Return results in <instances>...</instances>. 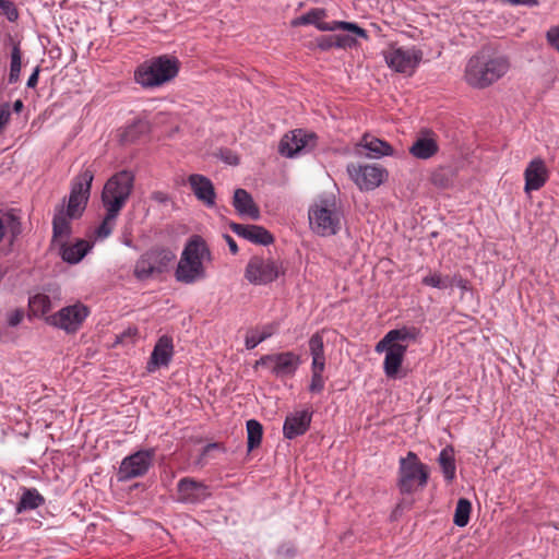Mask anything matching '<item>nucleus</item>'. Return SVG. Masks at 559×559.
Returning <instances> with one entry per match:
<instances>
[{"instance_id": "6e6d98bb", "label": "nucleus", "mask_w": 559, "mask_h": 559, "mask_svg": "<svg viewBox=\"0 0 559 559\" xmlns=\"http://www.w3.org/2000/svg\"><path fill=\"white\" fill-rule=\"evenodd\" d=\"M15 478L11 475H7L0 472V487L7 489L8 487H15Z\"/></svg>"}, {"instance_id": "b1692460", "label": "nucleus", "mask_w": 559, "mask_h": 559, "mask_svg": "<svg viewBox=\"0 0 559 559\" xmlns=\"http://www.w3.org/2000/svg\"><path fill=\"white\" fill-rule=\"evenodd\" d=\"M92 249V245L84 240L79 239L75 243H62L60 246L61 259L69 264L79 263Z\"/></svg>"}, {"instance_id": "f257e3e1", "label": "nucleus", "mask_w": 559, "mask_h": 559, "mask_svg": "<svg viewBox=\"0 0 559 559\" xmlns=\"http://www.w3.org/2000/svg\"><path fill=\"white\" fill-rule=\"evenodd\" d=\"M509 70L508 57L479 51L467 60L463 78L471 87L484 90L502 79Z\"/></svg>"}, {"instance_id": "c756f323", "label": "nucleus", "mask_w": 559, "mask_h": 559, "mask_svg": "<svg viewBox=\"0 0 559 559\" xmlns=\"http://www.w3.org/2000/svg\"><path fill=\"white\" fill-rule=\"evenodd\" d=\"M309 350L312 357L311 366L325 365L324 342L322 334L319 332L310 337Z\"/></svg>"}, {"instance_id": "bf43d9fd", "label": "nucleus", "mask_w": 559, "mask_h": 559, "mask_svg": "<svg viewBox=\"0 0 559 559\" xmlns=\"http://www.w3.org/2000/svg\"><path fill=\"white\" fill-rule=\"evenodd\" d=\"M224 239L227 242L230 252L233 254L238 253V246H237L235 239L231 236L227 235V234L224 235Z\"/></svg>"}, {"instance_id": "79ce46f5", "label": "nucleus", "mask_w": 559, "mask_h": 559, "mask_svg": "<svg viewBox=\"0 0 559 559\" xmlns=\"http://www.w3.org/2000/svg\"><path fill=\"white\" fill-rule=\"evenodd\" d=\"M297 552V547L292 542L282 543L276 549V556L280 559H294Z\"/></svg>"}, {"instance_id": "a19ab883", "label": "nucleus", "mask_w": 559, "mask_h": 559, "mask_svg": "<svg viewBox=\"0 0 559 559\" xmlns=\"http://www.w3.org/2000/svg\"><path fill=\"white\" fill-rule=\"evenodd\" d=\"M204 491H171L170 499L181 503H197L205 499Z\"/></svg>"}, {"instance_id": "20e7f679", "label": "nucleus", "mask_w": 559, "mask_h": 559, "mask_svg": "<svg viewBox=\"0 0 559 559\" xmlns=\"http://www.w3.org/2000/svg\"><path fill=\"white\" fill-rule=\"evenodd\" d=\"M308 217L312 231L319 236H333L341 229L342 212L333 197L321 198L311 205Z\"/></svg>"}, {"instance_id": "c9c22d12", "label": "nucleus", "mask_w": 559, "mask_h": 559, "mask_svg": "<svg viewBox=\"0 0 559 559\" xmlns=\"http://www.w3.org/2000/svg\"><path fill=\"white\" fill-rule=\"evenodd\" d=\"M472 512V502L468 499L460 498L453 515V523L459 527H464L469 522Z\"/></svg>"}, {"instance_id": "69168bd1", "label": "nucleus", "mask_w": 559, "mask_h": 559, "mask_svg": "<svg viewBox=\"0 0 559 559\" xmlns=\"http://www.w3.org/2000/svg\"><path fill=\"white\" fill-rule=\"evenodd\" d=\"M4 236V224L3 221L0 218V241L2 240Z\"/></svg>"}, {"instance_id": "09e8293b", "label": "nucleus", "mask_w": 559, "mask_h": 559, "mask_svg": "<svg viewBox=\"0 0 559 559\" xmlns=\"http://www.w3.org/2000/svg\"><path fill=\"white\" fill-rule=\"evenodd\" d=\"M9 229L13 238L22 233L20 218L14 214L9 215Z\"/></svg>"}, {"instance_id": "603ef678", "label": "nucleus", "mask_w": 559, "mask_h": 559, "mask_svg": "<svg viewBox=\"0 0 559 559\" xmlns=\"http://www.w3.org/2000/svg\"><path fill=\"white\" fill-rule=\"evenodd\" d=\"M388 337H389V332L383 336V338H382V340H380V341L377 343V345H376V347H374V350H376L377 353L385 352V354H388L389 348H391V346L395 345V344L393 343V340H391V338H390V340H388Z\"/></svg>"}, {"instance_id": "c03bdc74", "label": "nucleus", "mask_w": 559, "mask_h": 559, "mask_svg": "<svg viewBox=\"0 0 559 559\" xmlns=\"http://www.w3.org/2000/svg\"><path fill=\"white\" fill-rule=\"evenodd\" d=\"M336 48L350 49L357 45L356 38L350 35L338 34L335 35Z\"/></svg>"}, {"instance_id": "423d86ee", "label": "nucleus", "mask_w": 559, "mask_h": 559, "mask_svg": "<svg viewBox=\"0 0 559 559\" xmlns=\"http://www.w3.org/2000/svg\"><path fill=\"white\" fill-rule=\"evenodd\" d=\"M134 185V175L129 170H121L112 175L104 186L102 202L104 207L121 211L126 205Z\"/></svg>"}, {"instance_id": "7c9ffc66", "label": "nucleus", "mask_w": 559, "mask_h": 559, "mask_svg": "<svg viewBox=\"0 0 559 559\" xmlns=\"http://www.w3.org/2000/svg\"><path fill=\"white\" fill-rule=\"evenodd\" d=\"M105 209H106V215L103 218L99 226L95 230L96 237L99 239H105L109 235H111V233L116 226L117 217L120 213V211H112L111 207H105Z\"/></svg>"}, {"instance_id": "774afa93", "label": "nucleus", "mask_w": 559, "mask_h": 559, "mask_svg": "<svg viewBox=\"0 0 559 559\" xmlns=\"http://www.w3.org/2000/svg\"><path fill=\"white\" fill-rule=\"evenodd\" d=\"M138 487V485H133L132 487H130V489H135Z\"/></svg>"}, {"instance_id": "473e14b6", "label": "nucleus", "mask_w": 559, "mask_h": 559, "mask_svg": "<svg viewBox=\"0 0 559 559\" xmlns=\"http://www.w3.org/2000/svg\"><path fill=\"white\" fill-rule=\"evenodd\" d=\"M247 427V445L248 450L252 451L261 444L263 436V427L257 419H249L246 424Z\"/></svg>"}, {"instance_id": "aec40b11", "label": "nucleus", "mask_w": 559, "mask_h": 559, "mask_svg": "<svg viewBox=\"0 0 559 559\" xmlns=\"http://www.w3.org/2000/svg\"><path fill=\"white\" fill-rule=\"evenodd\" d=\"M407 350V345L399 344L389 348L383 361V371L388 379H402L406 372L402 371V364Z\"/></svg>"}, {"instance_id": "2eb2a0df", "label": "nucleus", "mask_w": 559, "mask_h": 559, "mask_svg": "<svg viewBox=\"0 0 559 559\" xmlns=\"http://www.w3.org/2000/svg\"><path fill=\"white\" fill-rule=\"evenodd\" d=\"M347 173L357 187L366 191L379 187L386 176V170L379 165L349 164Z\"/></svg>"}, {"instance_id": "4be33fe9", "label": "nucleus", "mask_w": 559, "mask_h": 559, "mask_svg": "<svg viewBox=\"0 0 559 559\" xmlns=\"http://www.w3.org/2000/svg\"><path fill=\"white\" fill-rule=\"evenodd\" d=\"M188 182L198 200L202 201L207 206H213L215 204V189L207 177L193 174L189 176Z\"/></svg>"}, {"instance_id": "f3484780", "label": "nucleus", "mask_w": 559, "mask_h": 559, "mask_svg": "<svg viewBox=\"0 0 559 559\" xmlns=\"http://www.w3.org/2000/svg\"><path fill=\"white\" fill-rule=\"evenodd\" d=\"M311 420L312 412L309 409L288 414L283 425L284 438L292 440L305 435L310 427Z\"/></svg>"}, {"instance_id": "8fccbe9b", "label": "nucleus", "mask_w": 559, "mask_h": 559, "mask_svg": "<svg viewBox=\"0 0 559 559\" xmlns=\"http://www.w3.org/2000/svg\"><path fill=\"white\" fill-rule=\"evenodd\" d=\"M11 117L10 111V105L8 103H4L0 105V133L2 132L3 128L7 126Z\"/></svg>"}, {"instance_id": "72a5a7b5", "label": "nucleus", "mask_w": 559, "mask_h": 559, "mask_svg": "<svg viewBox=\"0 0 559 559\" xmlns=\"http://www.w3.org/2000/svg\"><path fill=\"white\" fill-rule=\"evenodd\" d=\"M420 336V330L415 326H403L389 331L388 340H393L394 344H402L403 342L416 341Z\"/></svg>"}, {"instance_id": "f704fd0d", "label": "nucleus", "mask_w": 559, "mask_h": 559, "mask_svg": "<svg viewBox=\"0 0 559 559\" xmlns=\"http://www.w3.org/2000/svg\"><path fill=\"white\" fill-rule=\"evenodd\" d=\"M29 311L35 317H41L51 310L50 297L45 294H36L28 300Z\"/></svg>"}, {"instance_id": "dca6fc26", "label": "nucleus", "mask_w": 559, "mask_h": 559, "mask_svg": "<svg viewBox=\"0 0 559 559\" xmlns=\"http://www.w3.org/2000/svg\"><path fill=\"white\" fill-rule=\"evenodd\" d=\"M174 356L173 338L168 335L160 336L151 354L146 365L148 372H154L160 367H168Z\"/></svg>"}, {"instance_id": "a211bd4d", "label": "nucleus", "mask_w": 559, "mask_h": 559, "mask_svg": "<svg viewBox=\"0 0 559 559\" xmlns=\"http://www.w3.org/2000/svg\"><path fill=\"white\" fill-rule=\"evenodd\" d=\"M229 228L238 237H241L254 245L269 246L274 242L273 235L260 225H242L230 222Z\"/></svg>"}, {"instance_id": "3c124183", "label": "nucleus", "mask_w": 559, "mask_h": 559, "mask_svg": "<svg viewBox=\"0 0 559 559\" xmlns=\"http://www.w3.org/2000/svg\"><path fill=\"white\" fill-rule=\"evenodd\" d=\"M308 19L310 20L309 23L317 26L319 21L326 16V12L324 9H311L307 12Z\"/></svg>"}, {"instance_id": "37998d69", "label": "nucleus", "mask_w": 559, "mask_h": 559, "mask_svg": "<svg viewBox=\"0 0 559 559\" xmlns=\"http://www.w3.org/2000/svg\"><path fill=\"white\" fill-rule=\"evenodd\" d=\"M0 10L3 15L10 21L15 22L19 19V11L15 4L10 0H0Z\"/></svg>"}, {"instance_id": "4c0bfd02", "label": "nucleus", "mask_w": 559, "mask_h": 559, "mask_svg": "<svg viewBox=\"0 0 559 559\" xmlns=\"http://www.w3.org/2000/svg\"><path fill=\"white\" fill-rule=\"evenodd\" d=\"M421 284L428 287H433L438 289H447L451 287L450 276L441 275L438 272L429 273L421 278Z\"/></svg>"}, {"instance_id": "e2e57ef3", "label": "nucleus", "mask_w": 559, "mask_h": 559, "mask_svg": "<svg viewBox=\"0 0 559 559\" xmlns=\"http://www.w3.org/2000/svg\"><path fill=\"white\" fill-rule=\"evenodd\" d=\"M23 107H24V104L21 99H16L13 103V110L17 114L22 111Z\"/></svg>"}, {"instance_id": "f8f14e48", "label": "nucleus", "mask_w": 559, "mask_h": 559, "mask_svg": "<svg viewBox=\"0 0 559 559\" xmlns=\"http://www.w3.org/2000/svg\"><path fill=\"white\" fill-rule=\"evenodd\" d=\"M386 64L395 72L412 75L423 59V51L416 47H392L384 53Z\"/></svg>"}, {"instance_id": "9b49d317", "label": "nucleus", "mask_w": 559, "mask_h": 559, "mask_svg": "<svg viewBox=\"0 0 559 559\" xmlns=\"http://www.w3.org/2000/svg\"><path fill=\"white\" fill-rule=\"evenodd\" d=\"M318 144V136L313 132L296 129L284 135L280 142L281 155L294 158L298 155L311 152Z\"/></svg>"}, {"instance_id": "0e129e2a", "label": "nucleus", "mask_w": 559, "mask_h": 559, "mask_svg": "<svg viewBox=\"0 0 559 559\" xmlns=\"http://www.w3.org/2000/svg\"><path fill=\"white\" fill-rule=\"evenodd\" d=\"M432 181L435 185H439V186L444 185L442 178H440V174H438V173L433 174Z\"/></svg>"}, {"instance_id": "c85d7f7f", "label": "nucleus", "mask_w": 559, "mask_h": 559, "mask_svg": "<svg viewBox=\"0 0 559 559\" xmlns=\"http://www.w3.org/2000/svg\"><path fill=\"white\" fill-rule=\"evenodd\" d=\"M277 323L264 325L261 331H251L246 335L245 345L247 349H253L260 343L271 337L277 331Z\"/></svg>"}, {"instance_id": "680f3d73", "label": "nucleus", "mask_w": 559, "mask_h": 559, "mask_svg": "<svg viewBox=\"0 0 559 559\" xmlns=\"http://www.w3.org/2000/svg\"><path fill=\"white\" fill-rule=\"evenodd\" d=\"M225 160L230 165H238L239 163L238 157L233 155L230 152H228V155L225 157Z\"/></svg>"}, {"instance_id": "052dcab7", "label": "nucleus", "mask_w": 559, "mask_h": 559, "mask_svg": "<svg viewBox=\"0 0 559 559\" xmlns=\"http://www.w3.org/2000/svg\"><path fill=\"white\" fill-rule=\"evenodd\" d=\"M309 21L310 20L308 19V14L305 13L294 22V25H308L310 24Z\"/></svg>"}, {"instance_id": "0eeeda50", "label": "nucleus", "mask_w": 559, "mask_h": 559, "mask_svg": "<svg viewBox=\"0 0 559 559\" xmlns=\"http://www.w3.org/2000/svg\"><path fill=\"white\" fill-rule=\"evenodd\" d=\"M94 170L85 168L81 170L71 181L70 194L68 198L67 211L70 218H80L90 200Z\"/></svg>"}, {"instance_id": "13d9d810", "label": "nucleus", "mask_w": 559, "mask_h": 559, "mask_svg": "<svg viewBox=\"0 0 559 559\" xmlns=\"http://www.w3.org/2000/svg\"><path fill=\"white\" fill-rule=\"evenodd\" d=\"M39 72H40V67L37 66L33 73L31 74V76L28 78L27 80V83H26V86L28 88H35L37 83H38V76H39Z\"/></svg>"}, {"instance_id": "6ab92c4d", "label": "nucleus", "mask_w": 559, "mask_h": 559, "mask_svg": "<svg viewBox=\"0 0 559 559\" xmlns=\"http://www.w3.org/2000/svg\"><path fill=\"white\" fill-rule=\"evenodd\" d=\"M549 178L545 162L537 157L532 159L524 170L525 192L537 191L542 189Z\"/></svg>"}, {"instance_id": "49530a36", "label": "nucleus", "mask_w": 559, "mask_h": 559, "mask_svg": "<svg viewBox=\"0 0 559 559\" xmlns=\"http://www.w3.org/2000/svg\"><path fill=\"white\" fill-rule=\"evenodd\" d=\"M548 44L559 52V25L550 27L546 33Z\"/></svg>"}, {"instance_id": "6e6552de", "label": "nucleus", "mask_w": 559, "mask_h": 559, "mask_svg": "<svg viewBox=\"0 0 559 559\" xmlns=\"http://www.w3.org/2000/svg\"><path fill=\"white\" fill-rule=\"evenodd\" d=\"M430 467L418 455L408 451L399 462V481L402 489L424 488L428 485Z\"/></svg>"}, {"instance_id": "bb28decb", "label": "nucleus", "mask_w": 559, "mask_h": 559, "mask_svg": "<svg viewBox=\"0 0 559 559\" xmlns=\"http://www.w3.org/2000/svg\"><path fill=\"white\" fill-rule=\"evenodd\" d=\"M67 211H64V204H59L55 209L52 218V239L69 237L71 234V224Z\"/></svg>"}, {"instance_id": "412c9836", "label": "nucleus", "mask_w": 559, "mask_h": 559, "mask_svg": "<svg viewBox=\"0 0 559 559\" xmlns=\"http://www.w3.org/2000/svg\"><path fill=\"white\" fill-rule=\"evenodd\" d=\"M409 154L417 159H429L435 156L439 151V144L437 142V136L431 131H425L409 147Z\"/></svg>"}, {"instance_id": "cd10ccee", "label": "nucleus", "mask_w": 559, "mask_h": 559, "mask_svg": "<svg viewBox=\"0 0 559 559\" xmlns=\"http://www.w3.org/2000/svg\"><path fill=\"white\" fill-rule=\"evenodd\" d=\"M316 27L322 32H334L337 29L347 31L349 33H353V34L366 39V40L369 39V35L366 32V29H364L362 27H360L358 24H356L354 22H346V21L322 22V21H319V23L317 24Z\"/></svg>"}, {"instance_id": "58836bf2", "label": "nucleus", "mask_w": 559, "mask_h": 559, "mask_svg": "<svg viewBox=\"0 0 559 559\" xmlns=\"http://www.w3.org/2000/svg\"><path fill=\"white\" fill-rule=\"evenodd\" d=\"M324 369L325 365L311 366V381L309 384V391L311 393H321L324 390Z\"/></svg>"}, {"instance_id": "5fc2aeb1", "label": "nucleus", "mask_w": 559, "mask_h": 559, "mask_svg": "<svg viewBox=\"0 0 559 559\" xmlns=\"http://www.w3.org/2000/svg\"><path fill=\"white\" fill-rule=\"evenodd\" d=\"M212 451H225V449L222 443H218V442L209 443L202 450L201 460L206 459L211 454Z\"/></svg>"}, {"instance_id": "7ed1b4c3", "label": "nucleus", "mask_w": 559, "mask_h": 559, "mask_svg": "<svg viewBox=\"0 0 559 559\" xmlns=\"http://www.w3.org/2000/svg\"><path fill=\"white\" fill-rule=\"evenodd\" d=\"M179 66L176 57L163 55L141 64L135 71V80L143 87L160 86L178 74Z\"/></svg>"}, {"instance_id": "338daca9", "label": "nucleus", "mask_w": 559, "mask_h": 559, "mask_svg": "<svg viewBox=\"0 0 559 559\" xmlns=\"http://www.w3.org/2000/svg\"><path fill=\"white\" fill-rule=\"evenodd\" d=\"M124 245H127L128 247H132V241L130 239H128L124 241Z\"/></svg>"}, {"instance_id": "1a4fd4ad", "label": "nucleus", "mask_w": 559, "mask_h": 559, "mask_svg": "<svg viewBox=\"0 0 559 559\" xmlns=\"http://www.w3.org/2000/svg\"><path fill=\"white\" fill-rule=\"evenodd\" d=\"M300 364V356L288 350L263 355L255 361L253 368H266L274 377L285 379L294 377Z\"/></svg>"}, {"instance_id": "a18cd8bd", "label": "nucleus", "mask_w": 559, "mask_h": 559, "mask_svg": "<svg viewBox=\"0 0 559 559\" xmlns=\"http://www.w3.org/2000/svg\"><path fill=\"white\" fill-rule=\"evenodd\" d=\"M317 46L322 51H328L333 47H336L335 35H322L316 39Z\"/></svg>"}, {"instance_id": "864d4df0", "label": "nucleus", "mask_w": 559, "mask_h": 559, "mask_svg": "<svg viewBox=\"0 0 559 559\" xmlns=\"http://www.w3.org/2000/svg\"><path fill=\"white\" fill-rule=\"evenodd\" d=\"M450 283H451V287L457 286L462 290H468L469 289V282L467 280L463 278L459 274L450 276Z\"/></svg>"}, {"instance_id": "f03ea898", "label": "nucleus", "mask_w": 559, "mask_h": 559, "mask_svg": "<svg viewBox=\"0 0 559 559\" xmlns=\"http://www.w3.org/2000/svg\"><path fill=\"white\" fill-rule=\"evenodd\" d=\"M212 252L206 241L199 235L189 238L181 252L175 271L176 281L183 284H193L206 277L204 262L212 261Z\"/></svg>"}, {"instance_id": "2f4dec72", "label": "nucleus", "mask_w": 559, "mask_h": 559, "mask_svg": "<svg viewBox=\"0 0 559 559\" xmlns=\"http://www.w3.org/2000/svg\"><path fill=\"white\" fill-rule=\"evenodd\" d=\"M44 502L45 499L38 491H23V495L16 506V513L34 510Z\"/></svg>"}, {"instance_id": "de8ad7c7", "label": "nucleus", "mask_w": 559, "mask_h": 559, "mask_svg": "<svg viewBox=\"0 0 559 559\" xmlns=\"http://www.w3.org/2000/svg\"><path fill=\"white\" fill-rule=\"evenodd\" d=\"M24 318L23 309H15L14 311L8 313L7 322L9 326H17Z\"/></svg>"}, {"instance_id": "5701e85b", "label": "nucleus", "mask_w": 559, "mask_h": 559, "mask_svg": "<svg viewBox=\"0 0 559 559\" xmlns=\"http://www.w3.org/2000/svg\"><path fill=\"white\" fill-rule=\"evenodd\" d=\"M233 206L241 217L257 221L260 218L259 206L254 203L252 195L245 189H236L233 197Z\"/></svg>"}, {"instance_id": "4d7b16f0", "label": "nucleus", "mask_w": 559, "mask_h": 559, "mask_svg": "<svg viewBox=\"0 0 559 559\" xmlns=\"http://www.w3.org/2000/svg\"><path fill=\"white\" fill-rule=\"evenodd\" d=\"M177 489H197V483L192 478L183 477L179 480Z\"/></svg>"}, {"instance_id": "4468645a", "label": "nucleus", "mask_w": 559, "mask_h": 559, "mask_svg": "<svg viewBox=\"0 0 559 559\" xmlns=\"http://www.w3.org/2000/svg\"><path fill=\"white\" fill-rule=\"evenodd\" d=\"M154 456V449H144L128 455L119 466L118 479L128 480L143 476L152 466Z\"/></svg>"}, {"instance_id": "ddd939ff", "label": "nucleus", "mask_w": 559, "mask_h": 559, "mask_svg": "<svg viewBox=\"0 0 559 559\" xmlns=\"http://www.w3.org/2000/svg\"><path fill=\"white\" fill-rule=\"evenodd\" d=\"M88 308L81 304H74L60 309L57 313L46 318L50 325L64 330L67 333H75L88 317Z\"/></svg>"}, {"instance_id": "39448f33", "label": "nucleus", "mask_w": 559, "mask_h": 559, "mask_svg": "<svg viewBox=\"0 0 559 559\" xmlns=\"http://www.w3.org/2000/svg\"><path fill=\"white\" fill-rule=\"evenodd\" d=\"M176 254L168 248L155 246L146 250L136 260L133 275L138 281L155 278L168 272Z\"/></svg>"}, {"instance_id": "393cba45", "label": "nucleus", "mask_w": 559, "mask_h": 559, "mask_svg": "<svg viewBox=\"0 0 559 559\" xmlns=\"http://www.w3.org/2000/svg\"><path fill=\"white\" fill-rule=\"evenodd\" d=\"M359 147L366 150V156L370 158L393 155V147L388 142L370 135H365L361 139Z\"/></svg>"}, {"instance_id": "a878e982", "label": "nucleus", "mask_w": 559, "mask_h": 559, "mask_svg": "<svg viewBox=\"0 0 559 559\" xmlns=\"http://www.w3.org/2000/svg\"><path fill=\"white\" fill-rule=\"evenodd\" d=\"M441 473L448 485L456 476L455 451L452 445L444 447L437 459Z\"/></svg>"}, {"instance_id": "9d476101", "label": "nucleus", "mask_w": 559, "mask_h": 559, "mask_svg": "<svg viewBox=\"0 0 559 559\" xmlns=\"http://www.w3.org/2000/svg\"><path fill=\"white\" fill-rule=\"evenodd\" d=\"M284 274L282 263L273 259L252 257L245 269V278L253 285H267Z\"/></svg>"}, {"instance_id": "e433bc0d", "label": "nucleus", "mask_w": 559, "mask_h": 559, "mask_svg": "<svg viewBox=\"0 0 559 559\" xmlns=\"http://www.w3.org/2000/svg\"><path fill=\"white\" fill-rule=\"evenodd\" d=\"M22 53L19 44H14L11 51L10 73L8 82L14 84L20 80Z\"/></svg>"}, {"instance_id": "ea45409f", "label": "nucleus", "mask_w": 559, "mask_h": 559, "mask_svg": "<svg viewBox=\"0 0 559 559\" xmlns=\"http://www.w3.org/2000/svg\"><path fill=\"white\" fill-rule=\"evenodd\" d=\"M148 126L144 121H136L130 126H128L122 133L123 142H134L139 139V136L145 132H147Z\"/></svg>"}]
</instances>
